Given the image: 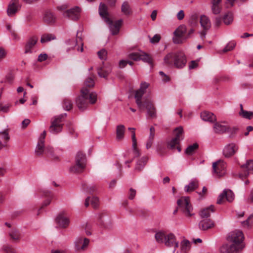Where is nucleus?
I'll return each mask as SVG.
<instances>
[{"label": "nucleus", "instance_id": "5701e85b", "mask_svg": "<svg viewBox=\"0 0 253 253\" xmlns=\"http://www.w3.org/2000/svg\"><path fill=\"white\" fill-rule=\"evenodd\" d=\"M221 0H211V8L214 14L217 15L220 13L221 11Z\"/></svg>", "mask_w": 253, "mask_h": 253}, {"label": "nucleus", "instance_id": "a19ab883", "mask_svg": "<svg viewBox=\"0 0 253 253\" xmlns=\"http://www.w3.org/2000/svg\"><path fill=\"white\" fill-rule=\"evenodd\" d=\"M56 39L55 35L51 34H44L41 37V42L42 43H44L52 40H54Z\"/></svg>", "mask_w": 253, "mask_h": 253}, {"label": "nucleus", "instance_id": "0eeeda50", "mask_svg": "<svg viewBox=\"0 0 253 253\" xmlns=\"http://www.w3.org/2000/svg\"><path fill=\"white\" fill-rule=\"evenodd\" d=\"M128 57L130 59L134 61L142 60L150 65L152 64V58L148 54L142 51L132 52L129 54Z\"/></svg>", "mask_w": 253, "mask_h": 253}, {"label": "nucleus", "instance_id": "774afa93", "mask_svg": "<svg viewBox=\"0 0 253 253\" xmlns=\"http://www.w3.org/2000/svg\"><path fill=\"white\" fill-rule=\"evenodd\" d=\"M153 139L154 138L149 137L146 145V148L147 149L151 147L152 144L153 143Z\"/></svg>", "mask_w": 253, "mask_h": 253}, {"label": "nucleus", "instance_id": "9d476101", "mask_svg": "<svg viewBox=\"0 0 253 253\" xmlns=\"http://www.w3.org/2000/svg\"><path fill=\"white\" fill-rule=\"evenodd\" d=\"M213 129L215 133H223L224 132H232L235 133L237 129L236 127L230 128L227 125H223L220 122H216L213 126Z\"/></svg>", "mask_w": 253, "mask_h": 253}, {"label": "nucleus", "instance_id": "f3484780", "mask_svg": "<svg viewBox=\"0 0 253 253\" xmlns=\"http://www.w3.org/2000/svg\"><path fill=\"white\" fill-rule=\"evenodd\" d=\"M20 7L21 6L18 3L17 0H12L7 8V14L8 16L10 17L14 16L19 10Z\"/></svg>", "mask_w": 253, "mask_h": 253}, {"label": "nucleus", "instance_id": "052dcab7", "mask_svg": "<svg viewBox=\"0 0 253 253\" xmlns=\"http://www.w3.org/2000/svg\"><path fill=\"white\" fill-rule=\"evenodd\" d=\"M3 250L6 253H16L15 250L11 247L5 246Z\"/></svg>", "mask_w": 253, "mask_h": 253}, {"label": "nucleus", "instance_id": "58836bf2", "mask_svg": "<svg viewBox=\"0 0 253 253\" xmlns=\"http://www.w3.org/2000/svg\"><path fill=\"white\" fill-rule=\"evenodd\" d=\"M199 145L197 143H195L192 145H189L185 150V153L188 155H192L196 150L198 149Z\"/></svg>", "mask_w": 253, "mask_h": 253}, {"label": "nucleus", "instance_id": "4d7b16f0", "mask_svg": "<svg viewBox=\"0 0 253 253\" xmlns=\"http://www.w3.org/2000/svg\"><path fill=\"white\" fill-rule=\"evenodd\" d=\"M149 84L145 82L141 83L140 87L139 89L140 91H142L144 93L146 92V89L149 87Z\"/></svg>", "mask_w": 253, "mask_h": 253}, {"label": "nucleus", "instance_id": "5fc2aeb1", "mask_svg": "<svg viewBox=\"0 0 253 253\" xmlns=\"http://www.w3.org/2000/svg\"><path fill=\"white\" fill-rule=\"evenodd\" d=\"M235 46V43L234 42H230L228 43L226 46L224 47L223 51L224 52H227L232 50Z\"/></svg>", "mask_w": 253, "mask_h": 253}, {"label": "nucleus", "instance_id": "37998d69", "mask_svg": "<svg viewBox=\"0 0 253 253\" xmlns=\"http://www.w3.org/2000/svg\"><path fill=\"white\" fill-rule=\"evenodd\" d=\"M11 239L14 241H17L20 239L21 234L19 230L16 229H12L9 233Z\"/></svg>", "mask_w": 253, "mask_h": 253}, {"label": "nucleus", "instance_id": "3c124183", "mask_svg": "<svg viewBox=\"0 0 253 253\" xmlns=\"http://www.w3.org/2000/svg\"><path fill=\"white\" fill-rule=\"evenodd\" d=\"M0 138L5 141L4 142L5 144L7 141H8L9 139V136L8 135V133L6 130L0 131Z\"/></svg>", "mask_w": 253, "mask_h": 253}, {"label": "nucleus", "instance_id": "72a5a7b5", "mask_svg": "<svg viewBox=\"0 0 253 253\" xmlns=\"http://www.w3.org/2000/svg\"><path fill=\"white\" fill-rule=\"evenodd\" d=\"M125 127L123 125H120L117 126L116 134L117 139L118 140L122 139L124 138Z\"/></svg>", "mask_w": 253, "mask_h": 253}, {"label": "nucleus", "instance_id": "6e6552de", "mask_svg": "<svg viewBox=\"0 0 253 253\" xmlns=\"http://www.w3.org/2000/svg\"><path fill=\"white\" fill-rule=\"evenodd\" d=\"M213 174L216 177H221L225 174L226 164L219 160L212 164Z\"/></svg>", "mask_w": 253, "mask_h": 253}, {"label": "nucleus", "instance_id": "473e14b6", "mask_svg": "<svg viewBox=\"0 0 253 253\" xmlns=\"http://www.w3.org/2000/svg\"><path fill=\"white\" fill-rule=\"evenodd\" d=\"M95 76L94 75H91L90 76L88 77L86 79L84 83V85L83 87H85L86 88L92 87L94 85V78Z\"/></svg>", "mask_w": 253, "mask_h": 253}, {"label": "nucleus", "instance_id": "a211bd4d", "mask_svg": "<svg viewBox=\"0 0 253 253\" xmlns=\"http://www.w3.org/2000/svg\"><path fill=\"white\" fill-rule=\"evenodd\" d=\"M38 39L35 36L30 37L26 42L25 45V54L32 53L33 49L38 42Z\"/></svg>", "mask_w": 253, "mask_h": 253}, {"label": "nucleus", "instance_id": "49530a36", "mask_svg": "<svg viewBox=\"0 0 253 253\" xmlns=\"http://www.w3.org/2000/svg\"><path fill=\"white\" fill-rule=\"evenodd\" d=\"M63 107L67 111H70L73 108L72 101L69 99H65L63 103Z\"/></svg>", "mask_w": 253, "mask_h": 253}, {"label": "nucleus", "instance_id": "ea45409f", "mask_svg": "<svg viewBox=\"0 0 253 253\" xmlns=\"http://www.w3.org/2000/svg\"><path fill=\"white\" fill-rule=\"evenodd\" d=\"M132 150L134 156L135 157H139L140 155L139 149L137 148V140L136 137L134 136V134L133 133L132 137Z\"/></svg>", "mask_w": 253, "mask_h": 253}, {"label": "nucleus", "instance_id": "680f3d73", "mask_svg": "<svg viewBox=\"0 0 253 253\" xmlns=\"http://www.w3.org/2000/svg\"><path fill=\"white\" fill-rule=\"evenodd\" d=\"M51 199H46L42 204V207L40 208V209L38 211V215L40 214V211L43 208V207H46L48 205H49L51 202Z\"/></svg>", "mask_w": 253, "mask_h": 253}, {"label": "nucleus", "instance_id": "aec40b11", "mask_svg": "<svg viewBox=\"0 0 253 253\" xmlns=\"http://www.w3.org/2000/svg\"><path fill=\"white\" fill-rule=\"evenodd\" d=\"M164 244L166 246L173 247L175 249L178 247V242L176 241L175 236L172 233L167 234Z\"/></svg>", "mask_w": 253, "mask_h": 253}, {"label": "nucleus", "instance_id": "69168bd1", "mask_svg": "<svg viewBox=\"0 0 253 253\" xmlns=\"http://www.w3.org/2000/svg\"><path fill=\"white\" fill-rule=\"evenodd\" d=\"M46 135V131L44 130L42 133L41 134L39 139V141H40L41 143H44V138L45 137Z\"/></svg>", "mask_w": 253, "mask_h": 253}, {"label": "nucleus", "instance_id": "f704fd0d", "mask_svg": "<svg viewBox=\"0 0 253 253\" xmlns=\"http://www.w3.org/2000/svg\"><path fill=\"white\" fill-rule=\"evenodd\" d=\"M191 247V243L187 240H183L180 244V248L183 253H188Z\"/></svg>", "mask_w": 253, "mask_h": 253}, {"label": "nucleus", "instance_id": "f8f14e48", "mask_svg": "<svg viewBox=\"0 0 253 253\" xmlns=\"http://www.w3.org/2000/svg\"><path fill=\"white\" fill-rule=\"evenodd\" d=\"M186 32V28L184 25H180L174 32L175 37L173 38L175 43H180L182 42V38H183Z\"/></svg>", "mask_w": 253, "mask_h": 253}, {"label": "nucleus", "instance_id": "39448f33", "mask_svg": "<svg viewBox=\"0 0 253 253\" xmlns=\"http://www.w3.org/2000/svg\"><path fill=\"white\" fill-rule=\"evenodd\" d=\"M86 157L82 152L77 153L75 158V164L70 168V171L73 173L82 172L85 167Z\"/></svg>", "mask_w": 253, "mask_h": 253}, {"label": "nucleus", "instance_id": "8fccbe9b", "mask_svg": "<svg viewBox=\"0 0 253 253\" xmlns=\"http://www.w3.org/2000/svg\"><path fill=\"white\" fill-rule=\"evenodd\" d=\"M224 191H226L225 198L226 200L229 202H232L234 199V193L230 190L225 189Z\"/></svg>", "mask_w": 253, "mask_h": 253}, {"label": "nucleus", "instance_id": "a878e982", "mask_svg": "<svg viewBox=\"0 0 253 253\" xmlns=\"http://www.w3.org/2000/svg\"><path fill=\"white\" fill-rule=\"evenodd\" d=\"M214 211V208L212 205L203 209L200 213L202 218H207L210 216L211 213Z\"/></svg>", "mask_w": 253, "mask_h": 253}, {"label": "nucleus", "instance_id": "bf43d9fd", "mask_svg": "<svg viewBox=\"0 0 253 253\" xmlns=\"http://www.w3.org/2000/svg\"><path fill=\"white\" fill-rule=\"evenodd\" d=\"M48 55L46 53H41L39 55L38 60L39 62H42L47 59Z\"/></svg>", "mask_w": 253, "mask_h": 253}, {"label": "nucleus", "instance_id": "bb28decb", "mask_svg": "<svg viewBox=\"0 0 253 253\" xmlns=\"http://www.w3.org/2000/svg\"><path fill=\"white\" fill-rule=\"evenodd\" d=\"M180 142L178 140L172 138L168 143V148L174 151L176 149L178 152H181V148L180 146Z\"/></svg>", "mask_w": 253, "mask_h": 253}, {"label": "nucleus", "instance_id": "6ab92c4d", "mask_svg": "<svg viewBox=\"0 0 253 253\" xmlns=\"http://www.w3.org/2000/svg\"><path fill=\"white\" fill-rule=\"evenodd\" d=\"M144 109L147 110V115L151 118H155L157 117L156 108L154 106L152 103L149 101L146 100L143 103Z\"/></svg>", "mask_w": 253, "mask_h": 253}, {"label": "nucleus", "instance_id": "4be33fe9", "mask_svg": "<svg viewBox=\"0 0 253 253\" xmlns=\"http://www.w3.org/2000/svg\"><path fill=\"white\" fill-rule=\"evenodd\" d=\"M201 117L203 121L213 123L216 121V116L212 113L208 111L201 113Z\"/></svg>", "mask_w": 253, "mask_h": 253}, {"label": "nucleus", "instance_id": "13d9d810", "mask_svg": "<svg viewBox=\"0 0 253 253\" xmlns=\"http://www.w3.org/2000/svg\"><path fill=\"white\" fill-rule=\"evenodd\" d=\"M136 191L135 189L131 188L129 189V194H128V198L130 200H132L135 196Z\"/></svg>", "mask_w": 253, "mask_h": 253}, {"label": "nucleus", "instance_id": "9b49d317", "mask_svg": "<svg viewBox=\"0 0 253 253\" xmlns=\"http://www.w3.org/2000/svg\"><path fill=\"white\" fill-rule=\"evenodd\" d=\"M80 12L81 8L78 6H76L66 10L63 13V15L64 17H68L72 20L76 21L79 19Z\"/></svg>", "mask_w": 253, "mask_h": 253}, {"label": "nucleus", "instance_id": "a18cd8bd", "mask_svg": "<svg viewBox=\"0 0 253 253\" xmlns=\"http://www.w3.org/2000/svg\"><path fill=\"white\" fill-rule=\"evenodd\" d=\"M121 10L125 15H128L130 13V6L127 2L125 1L122 4Z\"/></svg>", "mask_w": 253, "mask_h": 253}, {"label": "nucleus", "instance_id": "b1692460", "mask_svg": "<svg viewBox=\"0 0 253 253\" xmlns=\"http://www.w3.org/2000/svg\"><path fill=\"white\" fill-rule=\"evenodd\" d=\"M144 93L142 91L137 90L136 91L135 93V99L136 100V104L140 110H143L144 109V106L143 103L141 101V98Z\"/></svg>", "mask_w": 253, "mask_h": 253}, {"label": "nucleus", "instance_id": "c756f323", "mask_svg": "<svg viewBox=\"0 0 253 253\" xmlns=\"http://www.w3.org/2000/svg\"><path fill=\"white\" fill-rule=\"evenodd\" d=\"M200 23L205 30H208L211 26V23L209 18L206 15H202L200 18Z\"/></svg>", "mask_w": 253, "mask_h": 253}, {"label": "nucleus", "instance_id": "2f4dec72", "mask_svg": "<svg viewBox=\"0 0 253 253\" xmlns=\"http://www.w3.org/2000/svg\"><path fill=\"white\" fill-rule=\"evenodd\" d=\"M198 187V181L197 179H193L188 185H185L184 190L186 192L193 191Z\"/></svg>", "mask_w": 253, "mask_h": 253}, {"label": "nucleus", "instance_id": "f257e3e1", "mask_svg": "<svg viewBox=\"0 0 253 253\" xmlns=\"http://www.w3.org/2000/svg\"><path fill=\"white\" fill-rule=\"evenodd\" d=\"M244 236L240 230L230 232L227 237L228 243L223 244L219 248L220 253H240L245 245L243 244Z\"/></svg>", "mask_w": 253, "mask_h": 253}, {"label": "nucleus", "instance_id": "7ed1b4c3", "mask_svg": "<svg viewBox=\"0 0 253 253\" xmlns=\"http://www.w3.org/2000/svg\"><path fill=\"white\" fill-rule=\"evenodd\" d=\"M164 61L166 64L173 65L178 69L183 68L187 63L186 56L181 51L169 53L164 57Z\"/></svg>", "mask_w": 253, "mask_h": 253}, {"label": "nucleus", "instance_id": "423d86ee", "mask_svg": "<svg viewBox=\"0 0 253 253\" xmlns=\"http://www.w3.org/2000/svg\"><path fill=\"white\" fill-rule=\"evenodd\" d=\"M178 209L187 216H191L193 215L191 213L193 208L189 202L188 197H181L177 201Z\"/></svg>", "mask_w": 253, "mask_h": 253}, {"label": "nucleus", "instance_id": "6e6d98bb", "mask_svg": "<svg viewBox=\"0 0 253 253\" xmlns=\"http://www.w3.org/2000/svg\"><path fill=\"white\" fill-rule=\"evenodd\" d=\"M225 195L226 191L224 190L223 192L219 195L216 202L217 204H221L222 203L223 199L225 198Z\"/></svg>", "mask_w": 253, "mask_h": 253}, {"label": "nucleus", "instance_id": "393cba45", "mask_svg": "<svg viewBox=\"0 0 253 253\" xmlns=\"http://www.w3.org/2000/svg\"><path fill=\"white\" fill-rule=\"evenodd\" d=\"M213 225V222L211 219H203L199 223L200 228L203 230L211 228Z\"/></svg>", "mask_w": 253, "mask_h": 253}, {"label": "nucleus", "instance_id": "412c9836", "mask_svg": "<svg viewBox=\"0 0 253 253\" xmlns=\"http://www.w3.org/2000/svg\"><path fill=\"white\" fill-rule=\"evenodd\" d=\"M99 15L104 19V20L110 21V18L108 17L109 13L108 7L104 3L101 2L98 8Z\"/></svg>", "mask_w": 253, "mask_h": 253}, {"label": "nucleus", "instance_id": "e433bc0d", "mask_svg": "<svg viewBox=\"0 0 253 253\" xmlns=\"http://www.w3.org/2000/svg\"><path fill=\"white\" fill-rule=\"evenodd\" d=\"M45 154L53 160L56 161L59 160V157L54 154V149L51 146H48L46 147L45 149Z\"/></svg>", "mask_w": 253, "mask_h": 253}, {"label": "nucleus", "instance_id": "de8ad7c7", "mask_svg": "<svg viewBox=\"0 0 253 253\" xmlns=\"http://www.w3.org/2000/svg\"><path fill=\"white\" fill-rule=\"evenodd\" d=\"M242 225L248 228L251 227L253 225V213L251 214L246 220L242 222Z\"/></svg>", "mask_w": 253, "mask_h": 253}, {"label": "nucleus", "instance_id": "09e8293b", "mask_svg": "<svg viewBox=\"0 0 253 253\" xmlns=\"http://www.w3.org/2000/svg\"><path fill=\"white\" fill-rule=\"evenodd\" d=\"M239 114L242 117L249 120L251 119L253 117V112L251 111L245 110L244 112H239Z\"/></svg>", "mask_w": 253, "mask_h": 253}, {"label": "nucleus", "instance_id": "c85d7f7f", "mask_svg": "<svg viewBox=\"0 0 253 253\" xmlns=\"http://www.w3.org/2000/svg\"><path fill=\"white\" fill-rule=\"evenodd\" d=\"M43 21L47 23H52L55 21L54 15L50 11H46L43 17Z\"/></svg>", "mask_w": 253, "mask_h": 253}, {"label": "nucleus", "instance_id": "2eb2a0df", "mask_svg": "<svg viewBox=\"0 0 253 253\" xmlns=\"http://www.w3.org/2000/svg\"><path fill=\"white\" fill-rule=\"evenodd\" d=\"M56 222L61 228H66L69 225L70 220L65 216V213L62 211L59 213L56 218Z\"/></svg>", "mask_w": 253, "mask_h": 253}, {"label": "nucleus", "instance_id": "603ef678", "mask_svg": "<svg viewBox=\"0 0 253 253\" xmlns=\"http://www.w3.org/2000/svg\"><path fill=\"white\" fill-rule=\"evenodd\" d=\"M107 54V51L104 49H102L97 52L98 57L102 60H105L106 59Z\"/></svg>", "mask_w": 253, "mask_h": 253}, {"label": "nucleus", "instance_id": "c9c22d12", "mask_svg": "<svg viewBox=\"0 0 253 253\" xmlns=\"http://www.w3.org/2000/svg\"><path fill=\"white\" fill-rule=\"evenodd\" d=\"M167 235L164 231H159L155 234V239L158 243H165Z\"/></svg>", "mask_w": 253, "mask_h": 253}, {"label": "nucleus", "instance_id": "79ce46f5", "mask_svg": "<svg viewBox=\"0 0 253 253\" xmlns=\"http://www.w3.org/2000/svg\"><path fill=\"white\" fill-rule=\"evenodd\" d=\"M233 13L229 11L224 15L223 17V22L226 25H229L233 22Z\"/></svg>", "mask_w": 253, "mask_h": 253}, {"label": "nucleus", "instance_id": "864d4df0", "mask_svg": "<svg viewBox=\"0 0 253 253\" xmlns=\"http://www.w3.org/2000/svg\"><path fill=\"white\" fill-rule=\"evenodd\" d=\"M90 202L91 206L94 209L97 208L99 205V199L96 197H93L90 199Z\"/></svg>", "mask_w": 253, "mask_h": 253}, {"label": "nucleus", "instance_id": "cd10ccee", "mask_svg": "<svg viewBox=\"0 0 253 253\" xmlns=\"http://www.w3.org/2000/svg\"><path fill=\"white\" fill-rule=\"evenodd\" d=\"M111 72V67L106 68L103 66L102 67L98 68L97 69V74L101 78H107L108 75Z\"/></svg>", "mask_w": 253, "mask_h": 253}, {"label": "nucleus", "instance_id": "0e129e2a", "mask_svg": "<svg viewBox=\"0 0 253 253\" xmlns=\"http://www.w3.org/2000/svg\"><path fill=\"white\" fill-rule=\"evenodd\" d=\"M160 36L159 35H155L154 37L151 39L150 41L152 43H156L158 42L160 40Z\"/></svg>", "mask_w": 253, "mask_h": 253}, {"label": "nucleus", "instance_id": "4468645a", "mask_svg": "<svg viewBox=\"0 0 253 253\" xmlns=\"http://www.w3.org/2000/svg\"><path fill=\"white\" fill-rule=\"evenodd\" d=\"M89 240L87 238L79 237L75 242V250L76 251H84L87 247Z\"/></svg>", "mask_w": 253, "mask_h": 253}, {"label": "nucleus", "instance_id": "4c0bfd02", "mask_svg": "<svg viewBox=\"0 0 253 253\" xmlns=\"http://www.w3.org/2000/svg\"><path fill=\"white\" fill-rule=\"evenodd\" d=\"M148 161V158L146 157H142L139 160L136 164L135 169L138 171H141L146 165Z\"/></svg>", "mask_w": 253, "mask_h": 253}, {"label": "nucleus", "instance_id": "dca6fc26", "mask_svg": "<svg viewBox=\"0 0 253 253\" xmlns=\"http://www.w3.org/2000/svg\"><path fill=\"white\" fill-rule=\"evenodd\" d=\"M239 147L235 143L227 145L223 150V154L225 157H230L233 156L238 150Z\"/></svg>", "mask_w": 253, "mask_h": 253}, {"label": "nucleus", "instance_id": "ddd939ff", "mask_svg": "<svg viewBox=\"0 0 253 253\" xmlns=\"http://www.w3.org/2000/svg\"><path fill=\"white\" fill-rule=\"evenodd\" d=\"M108 25L112 34L117 35L120 31V29L123 23V20L119 19L114 22L110 18V21H105Z\"/></svg>", "mask_w": 253, "mask_h": 253}, {"label": "nucleus", "instance_id": "c03bdc74", "mask_svg": "<svg viewBox=\"0 0 253 253\" xmlns=\"http://www.w3.org/2000/svg\"><path fill=\"white\" fill-rule=\"evenodd\" d=\"M45 152L44 148V143H41L40 141H38L37 146L35 149V153L37 155L40 156Z\"/></svg>", "mask_w": 253, "mask_h": 253}, {"label": "nucleus", "instance_id": "338daca9", "mask_svg": "<svg viewBox=\"0 0 253 253\" xmlns=\"http://www.w3.org/2000/svg\"><path fill=\"white\" fill-rule=\"evenodd\" d=\"M30 120L28 119H25L21 123L22 127L23 128H26L30 124Z\"/></svg>", "mask_w": 253, "mask_h": 253}, {"label": "nucleus", "instance_id": "1a4fd4ad", "mask_svg": "<svg viewBox=\"0 0 253 253\" xmlns=\"http://www.w3.org/2000/svg\"><path fill=\"white\" fill-rule=\"evenodd\" d=\"M242 172L239 174V177L243 179L247 177L250 174L253 173V161H247L245 165L241 166Z\"/></svg>", "mask_w": 253, "mask_h": 253}, {"label": "nucleus", "instance_id": "e2e57ef3", "mask_svg": "<svg viewBox=\"0 0 253 253\" xmlns=\"http://www.w3.org/2000/svg\"><path fill=\"white\" fill-rule=\"evenodd\" d=\"M6 52L2 47H0V61L2 60L6 56Z\"/></svg>", "mask_w": 253, "mask_h": 253}, {"label": "nucleus", "instance_id": "f03ea898", "mask_svg": "<svg viewBox=\"0 0 253 253\" xmlns=\"http://www.w3.org/2000/svg\"><path fill=\"white\" fill-rule=\"evenodd\" d=\"M81 94L76 100V104L81 111L86 109L88 103L94 104L97 100V94L94 92H90L89 89L83 87L81 90Z\"/></svg>", "mask_w": 253, "mask_h": 253}, {"label": "nucleus", "instance_id": "20e7f679", "mask_svg": "<svg viewBox=\"0 0 253 253\" xmlns=\"http://www.w3.org/2000/svg\"><path fill=\"white\" fill-rule=\"evenodd\" d=\"M67 116L66 113L56 116L51 120V125L49 127V131L52 134H57L60 132L63 128L62 122L64 119Z\"/></svg>", "mask_w": 253, "mask_h": 253}, {"label": "nucleus", "instance_id": "7c9ffc66", "mask_svg": "<svg viewBox=\"0 0 253 253\" xmlns=\"http://www.w3.org/2000/svg\"><path fill=\"white\" fill-rule=\"evenodd\" d=\"M183 129L182 126H178L174 129V138L180 142L184 139Z\"/></svg>", "mask_w": 253, "mask_h": 253}]
</instances>
